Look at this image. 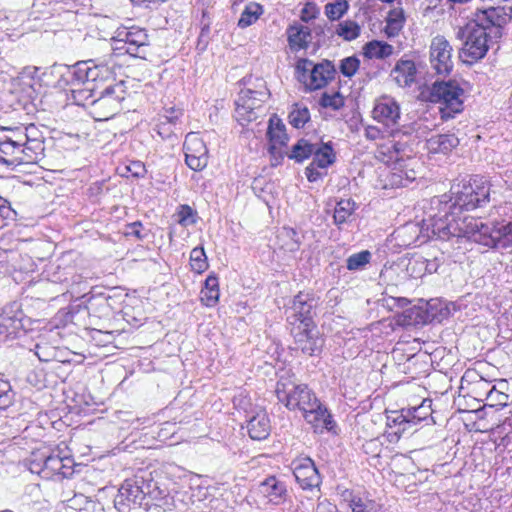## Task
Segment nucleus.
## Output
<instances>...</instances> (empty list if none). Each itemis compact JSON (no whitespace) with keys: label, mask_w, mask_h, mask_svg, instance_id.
<instances>
[{"label":"nucleus","mask_w":512,"mask_h":512,"mask_svg":"<svg viewBox=\"0 0 512 512\" xmlns=\"http://www.w3.org/2000/svg\"><path fill=\"white\" fill-rule=\"evenodd\" d=\"M509 20L502 7H490L475 13L474 19L456 32V38L463 41L460 56L465 62H477L489 50V42L502 37L503 27Z\"/></svg>","instance_id":"2"},{"label":"nucleus","mask_w":512,"mask_h":512,"mask_svg":"<svg viewBox=\"0 0 512 512\" xmlns=\"http://www.w3.org/2000/svg\"><path fill=\"white\" fill-rule=\"evenodd\" d=\"M45 275L51 283L62 284L67 288L73 282L75 270L72 266H61L60 264L52 263L46 268Z\"/></svg>","instance_id":"29"},{"label":"nucleus","mask_w":512,"mask_h":512,"mask_svg":"<svg viewBox=\"0 0 512 512\" xmlns=\"http://www.w3.org/2000/svg\"><path fill=\"white\" fill-rule=\"evenodd\" d=\"M317 167V164H314L312 161L305 169V175L309 182H316L321 179L326 173H322Z\"/></svg>","instance_id":"59"},{"label":"nucleus","mask_w":512,"mask_h":512,"mask_svg":"<svg viewBox=\"0 0 512 512\" xmlns=\"http://www.w3.org/2000/svg\"><path fill=\"white\" fill-rule=\"evenodd\" d=\"M454 215L448 210H443V214L432 216L431 223L428 225L431 233L444 241H449L452 238H456L457 241L466 238L484 246L492 243L489 238V225L483 223L479 218L466 216L457 219Z\"/></svg>","instance_id":"6"},{"label":"nucleus","mask_w":512,"mask_h":512,"mask_svg":"<svg viewBox=\"0 0 512 512\" xmlns=\"http://www.w3.org/2000/svg\"><path fill=\"white\" fill-rule=\"evenodd\" d=\"M258 504L279 506L286 502L288 490L284 481L276 476H268L258 484Z\"/></svg>","instance_id":"18"},{"label":"nucleus","mask_w":512,"mask_h":512,"mask_svg":"<svg viewBox=\"0 0 512 512\" xmlns=\"http://www.w3.org/2000/svg\"><path fill=\"white\" fill-rule=\"evenodd\" d=\"M400 106L390 96H382L376 100L372 110V117L386 127H394L400 119Z\"/></svg>","instance_id":"21"},{"label":"nucleus","mask_w":512,"mask_h":512,"mask_svg":"<svg viewBox=\"0 0 512 512\" xmlns=\"http://www.w3.org/2000/svg\"><path fill=\"white\" fill-rule=\"evenodd\" d=\"M173 506L174 498L167 485L147 470L125 479L114 497L118 512H148L151 508L161 512L171 510Z\"/></svg>","instance_id":"1"},{"label":"nucleus","mask_w":512,"mask_h":512,"mask_svg":"<svg viewBox=\"0 0 512 512\" xmlns=\"http://www.w3.org/2000/svg\"><path fill=\"white\" fill-rule=\"evenodd\" d=\"M360 67V60L356 56H349L340 61L339 70L345 77H353Z\"/></svg>","instance_id":"48"},{"label":"nucleus","mask_w":512,"mask_h":512,"mask_svg":"<svg viewBox=\"0 0 512 512\" xmlns=\"http://www.w3.org/2000/svg\"><path fill=\"white\" fill-rule=\"evenodd\" d=\"M39 72V68L35 66H28L23 68L20 73V81L23 86H27L31 89V92L28 93L29 97H33V93H36L37 90L41 87L37 74Z\"/></svg>","instance_id":"39"},{"label":"nucleus","mask_w":512,"mask_h":512,"mask_svg":"<svg viewBox=\"0 0 512 512\" xmlns=\"http://www.w3.org/2000/svg\"><path fill=\"white\" fill-rule=\"evenodd\" d=\"M54 72L59 76L57 87H69L74 103L89 108L101 83L112 78V71L106 64H97L92 59L79 61L72 66L55 65Z\"/></svg>","instance_id":"4"},{"label":"nucleus","mask_w":512,"mask_h":512,"mask_svg":"<svg viewBox=\"0 0 512 512\" xmlns=\"http://www.w3.org/2000/svg\"><path fill=\"white\" fill-rule=\"evenodd\" d=\"M406 22L404 9L401 6L394 7L389 10L385 18L384 33L387 38H395L399 36Z\"/></svg>","instance_id":"28"},{"label":"nucleus","mask_w":512,"mask_h":512,"mask_svg":"<svg viewBox=\"0 0 512 512\" xmlns=\"http://www.w3.org/2000/svg\"><path fill=\"white\" fill-rule=\"evenodd\" d=\"M276 396L289 410H300L315 432L333 431L336 426L331 413L306 384L296 381L293 375H281L277 381Z\"/></svg>","instance_id":"3"},{"label":"nucleus","mask_w":512,"mask_h":512,"mask_svg":"<svg viewBox=\"0 0 512 512\" xmlns=\"http://www.w3.org/2000/svg\"><path fill=\"white\" fill-rule=\"evenodd\" d=\"M313 162L317 167L326 169L335 162L336 156L331 143L315 144V153H313Z\"/></svg>","instance_id":"32"},{"label":"nucleus","mask_w":512,"mask_h":512,"mask_svg":"<svg viewBox=\"0 0 512 512\" xmlns=\"http://www.w3.org/2000/svg\"><path fill=\"white\" fill-rule=\"evenodd\" d=\"M418 69L406 55L401 57L390 72L391 79L401 88L411 87L417 81Z\"/></svg>","instance_id":"22"},{"label":"nucleus","mask_w":512,"mask_h":512,"mask_svg":"<svg viewBox=\"0 0 512 512\" xmlns=\"http://www.w3.org/2000/svg\"><path fill=\"white\" fill-rule=\"evenodd\" d=\"M313 153H315V144L309 142L307 139L301 138L292 146L289 153L285 152V155L297 163H302L310 158Z\"/></svg>","instance_id":"31"},{"label":"nucleus","mask_w":512,"mask_h":512,"mask_svg":"<svg viewBox=\"0 0 512 512\" xmlns=\"http://www.w3.org/2000/svg\"><path fill=\"white\" fill-rule=\"evenodd\" d=\"M111 41L112 50L117 56L128 54L135 58H146L149 39L144 29L132 27L117 30Z\"/></svg>","instance_id":"12"},{"label":"nucleus","mask_w":512,"mask_h":512,"mask_svg":"<svg viewBox=\"0 0 512 512\" xmlns=\"http://www.w3.org/2000/svg\"><path fill=\"white\" fill-rule=\"evenodd\" d=\"M267 136L269 140L268 152L271 157V165L278 166L284 159L285 151L283 148L286 147L288 142L286 128L281 119L275 116L270 118Z\"/></svg>","instance_id":"17"},{"label":"nucleus","mask_w":512,"mask_h":512,"mask_svg":"<svg viewBox=\"0 0 512 512\" xmlns=\"http://www.w3.org/2000/svg\"><path fill=\"white\" fill-rule=\"evenodd\" d=\"M183 115V112L180 109H176L175 107H171L165 110V114L161 115L159 119L171 124L174 127H177L179 124L180 117Z\"/></svg>","instance_id":"56"},{"label":"nucleus","mask_w":512,"mask_h":512,"mask_svg":"<svg viewBox=\"0 0 512 512\" xmlns=\"http://www.w3.org/2000/svg\"><path fill=\"white\" fill-rule=\"evenodd\" d=\"M62 467L63 458L59 455H49L43 459L42 464L33 462L30 470L31 472L38 473L42 478L52 479L59 475Z\"/></svg>","instance_id":"27"},{"label":"nucleus","mask_w":512,"mask_h":512,"mask_svg":"<svg viewBox=\"0 0 512 512\" xmlns=\"http://www.w3.org/2000/svg\"><path fill=\"white\" fill-rule=\"evenodd\" d=\"M128 96L126 82L121 80L105 85L101 83L96 97L90 102V113L98 121H106L123 110V102Z\"/></svg>","instance_id":"9"},{"label":"nucleus","mask_w":512,"mask_h":512,"mask_svg":"<svg viewBox=\"0 0 512 512\" xmlns=\"http://www.w3.org/2000/svg\"><path fill=\"white\" fill-rule=\"evenodd\" d=\"M464 90L456 80L435 81L429 89V100L439 103L441 119L454 118L463 111Z\"/></svg>","instance_id":"10"},{"label":"nucleus","mask_w":512,"mask_h":512,"mask_svg":"<svg viewBox=\"0 0 512 512\" xmlns=\"http://www.w3.org/2000/svg\"><path fill=\"white\" fill-rule=\"evenodd\" d=\"M195 215V210L192 209L189 205H180L177 212L178 223L183 226H186L188 224H194L196 222Z\"/></svg>","instance_id":"54"},{"label":"nucleus","mask_w":512,"mask_h":512,"mask_svg":"<svg viewBox=\"0 0 512 512\" xmlns=\"http://www.w3.org/2000/svg\"><path fill=\"white\" fill-rule=\"evenodd\" d=\"M291 467L296 481L303 489H312L320 485V474L311 458H297L292 461Z\"/></svg>","instance_id":"20"},{"label":"nucleus","mask_w":512,"mask_h":512,"mask_svg":"<svg viewBox=\"0 0 512 512\" xmlns=\"http://www.w3.org/2000/svg\"><path fill=\"white\" fill-rule=\"evenodd\" d=\"M296 71L298 80L310 91L323 88L336 74L335 66L329 60L314 64L308 59H301L297 62Z\"/></svg>","instance_id":"13"},{"label":"nucleus","mask_w":512,"mask_h":512,"mask_svg":"<svg viewBox=\"0 0 512 512\" xmlns=\"http://www.w3.org/2000/svg\"><path fill=\"white\" fill-rule=\"evenodd\" d=\"M254 93L250 88L241 89L235 100V119L242 127L240 140L247 145L250 152L253 151L251 140L256 137V98L253 96Z\"/></svg>","instance_id":"11"},{"label":"nucleus","mask_w":512,"mask_h":512,"mask_svg":"<svg viewBox=\"0 0 512 512\" xmlns=\"http://www.w3.org/2000/svg\"><path fill=\"white\" fill-rule=\"evenodd\" d=\"M111 337L110 332H102L101 330H94L93 339L98 340L101 343H108L110 340L108 338Z\"/></svg>","instance_id":"64"},{"label":"nucleus","mask_w":512,"mask_h":512,"mask_svg":"<svg viewBox=\"0 0 512 512\" xmlns=\"http://www.w3.org/2000/svg\"><path fill=\"white\" fill-rule=\"evenodd\" d=\"M418 164L416 158L394 164L393 171L389 176V184L392 187H406L417 177L415 166Z\"/></svg>","instance_id":"23"},{"label":"nucleus","mask_w":512,"mask_h":512,"mask_svg":"<svg viewBox=\"0 0 512 512\" xmlns=\"http://www.w3.org/2000/svg\"><path fill=\"white\" fill-rule=\"evenodd\" d=\"M35 315L30 311V305L26 302L13 301L7 304L0 315V342L21 338L32 325L37 322Z\"/></svg>","instance_id":"8"},{"label":"nucleus","mask_w":512,"mask_h":512,"mask_svg":"<svg viewBox=\"0 0 512 512\" xmlns=\"http://www.w3.org/2000/svg\"><path fill=\"white\" fill-rule=\"evenodd\" d=\"M319 103L324 108H332L334 110H338L344 105L343 98L339 92H336L332 95L326 92L323 93Z\"/></svg>","instance_id":"52"},{"label":"nucleus","mask_w":512,"mask_h":512,"mask_svg":"<svg viewBox=\"0 0 512 512\" xmlns=\"http://www.w3.org/2000/svg\"><path fill=\"white\" fill-rule=\"evenodd\" d=\"M452 51L451 44L444 36L437 35L431 40L429 61L437 75L447 76L452 72L454 66Z\"/></svg>","instance_id":"15"},{"label":"nucleus","mask_w":512,"mask_h":512,"mask_svg":"<svg viewBox=\"0 0 512 512\" xmlns=\"http://www.w3.org/2000/svg\"><path fill=\"white\" fill-rule=\"evenodd\" d=\"M386 425L389 428H396L394 432L398 438L404 434L407 430H409V426L407 423V418L405 414V408L400 411H390L386 414Z\"/></svg>","instance_id":"35"},{"label":"nucleus","mask_w":512,"mask_h":512,"mask_svg":"<svg viewBox=\"0 0 512 512\" xmlns=\"http://www.w3.org/2000/svg\"><path fill=\"white\" fill-rule=\"evenodd\" d=\"M18 254L13 250L0 249V273L9 272L15 268V260Z\"/></svg>","instance_id":"50"},{"label":"nucleus","mask_w":512,"mask_h":512,"mask_svg":"<svg viewBox=\"0 0 512 512\" xmlns=\"http://www.w3.org/2000/svg\"><path fill=\"white\" fill-rule=\"evenodd\" d=\"M44 141L34 124L0 126V164L34 163L44 152Z\"/></svg>","instance_id":"5"},{"label":"nucleus","mask_w":512,"mask_h":512,"mask_svg":"<svg viewBox=\"0 0 512 512\" xmlns=\"http://www.w3.org/2000/svg\"><path fill=\"white\" fill-rule=\"evenodd\" d=\"M460 141L454 134H438L426 141V147L432 154H448L459 145Z\"/></svg>","instance_id":"25"},{"label":"nucleus","mask_w":512,"mask_h":512,"mask_svg":"<svg viewBox=\"0 0 512 512\" xmlns=\"http://www.w3.org/2000/svg\"><path fill=\"white\" fill-rule=\"evenodd\" d=\"M319 302L310 293L299 292L286 308V320L293 327H315L314 316Z\"/></svg>","instance_id":"14"},{"label":"nucleus","mask_w":512,"mask_h":512,"mask_svg":"<svg viewBox=\"0 0 512 512\" xmlns=\"http://www.w3.org/2000/svg\"><path fill=\"white\" fill-rule=\"evenodd\" d=\"M393 52L394 47L385 41L372 40L363 46V55L369 59L384 60L390 57Z\"/></svg>","instance_id":"30"},{"label":"nucleus","mask_w":512,"mask_h":512,"mask_svg":"<svg viewBox=\"0 0 512 512\" xmlns=\"http://www.w3.org/2000/svg\"><path fill=\"white\" fill-rule=\"evenodd\" d=\"M290 331L294 337L297 348L304 354L314 356L321 352L324 339L319 335L316 326L304 328L293 327Z\"/></svg>","instance_id":"19"},{"label":"nucleus","mask_w":512,"mask_h":512,"mask_svg":"<svg viewBox=\"0 0 512 512\" xmlns=\"http://www.w3.org/2000/svg\"><path fill=\"white\" fill-rule=\"evenodd\" d=\"M111 296H106L105 294H99L98 296L93 297V300L97 302L99 306H101L105 310V314L108 315L111 310Z\"/></svg>","instance_id":"60"},{"label":"nucleus","mask_w":512,"mask_h":512,"mask_svg":"<svg viewBox=\"0 0 512 512\" xmlns=\"http://www.w3.org/2000/svg\"><path fill=\"white\" fill-rule=\"evenodd\" d=\"M454 195L451 204L445 203L444 210L456 214V210L470 211L485 206L490 201V187L488 182L475 176L468 183H458L451 187Z\"/></svg>","instance_id":"7"},{"label":"nucleus","mask_w":512,"mask_h":512,"mask_svg":"<svg viewBox=\"0 0 512 512\" xmlns=\"http://www.w3.org/2000/svg\"><path fill=\"white\" fill-rule=\"evenodd\" d=\"M185 163L193 171H202L208 165L209 154L205 142L197 133H188L183 144Z\"/></svg>","instance_id":"16"},{"label":"nucleus","mask_w":512,"mask_h":512,"mask_svg":"<svg viewBox=\"0 0 512 512\" xmlns=\"http://www.w3.org/2000/svg\"><path fill=\"white\" fill-rule=\"evenodd\" d=\"M15 395L10 382L0 377V411H5L14 403Z\"/></svg>","instance_id":"45"},{"label":"nucleus","mask_w":512,"mask_h":512,"mask_svg":"<svg viewBox=\"0 0 512 512\" xmlns=\"http://www.w3.org/2000/svg\"><path fill=\"white\" fill-rule=\"evenodd\" d=\"M316 512H337V508L332 503L328 501H323L318 503L316 507Z\"/></svg>","instance_id":"63"},{"label":"nucleus","mask_w":512,"mask_h":512,"mask_svg":"<svg viewBox=\"0 0 512 512\" xmlns=\"http://www.w3.org/2000/svg\"><path fill=\"white\" fill-rule=\"evenodd\" d=\"M256 21V3L250 2L246 5L244 11L242 12L239 20L238 26L240 28H246L250 26L253 22Z\"/></svg>","instance_id":"53"},{"label":"nucleus","mask_w":512,"mask_h":512,"mask_svg":"<svg viewBox=\"0 0 512 512\" xmlns=\"http://www.w3.org/2000/svg\"><path fill=\"white\" fill-rule=\"evenodd\" d=\"M190 266L196 273H202L208 268L206 253L203 247H195L190 252Z\"/></svg>","instance_id":"44"},{"label":"nucleus","mask_w":512,"mask_h":512,"mask_svg":"<svg viewBox=\"0 0 512 512\" xmlns=\"http://www.w3.org/2000/svg\"><path fill=\"white\" fill-rule=\"evenodd\" d=\"M219 299V282L216 275H209L205 282L204 288L201 290V300L206 306H213Z\"/></svg>","instance_id":"33"},{"label":"nucleus","mask_w":512,"mask_h":512,"mask_svg":"<svg viewBox=\"0 0 512 512\" xmlns=\"http://www.w3.org/2000/svg\"><path fill=\"white\" fill-rule=\"evenodd\" d=\"M356 209V203L352 199H341L334 210V223L340 226L347 222Z\"/></svg>","instance_id":"36"},{"label":"nucleus","mask_w":512,"mask_h":512,"mask_svg":"<svg viewBox=\"0 0 512 512\" xmlns=\"http://www.w3.org/2000/svg\"><path fill=\"white\" fill-rule=\"evenodd\" d=\"M378 153L387 157V162H393L394 164L414 158L411 157L412 149L407 143L395 140H388L386 143L382 144Z\"/></svg>","instance_id":"24"},{"label":"nucleus","mask_w":512,"mask_h":512,"mask_svg":"<svg viewBox=\"0 0 512 512\" xmlns=\"http://www.w3.org/2000/svg\"><path fill=\"white\" fill-rule=\"evenodd\" d=\"M405 414L409 429H411L422 421L427 420L431 412L429 406L421 404L419 406L405 408Z\"/></svg>","instance_id":"41"},{"label":"nucleus","mask_w":512,"mask_h":512,"mask_svg":"<svg viewBox=\"0 0 512 512\" xmlns=\"http://www.w3.org/2000/svg\"><path fill=\"white\" fill-rule=\"evenodd\" d=\"M30 352L41 361V362H49L55 357V350L53 347L47 344H35L34 349H30Z\"/></svg>","instance_id":"51"},{"label":"nucleus","mask_w":512,"mask_h":512,"mask_svg":"<svg viewBox=\"0 0 512 512\" xmlns=\"http://www.w3.org/2000/svg\"><path fill=\"white\" fill-rule=\"evenodd\" d=\"M310 30L305 26L290 27L288 31V41L292 49L306 48L309 43Z\"/></svg>","instance_id":"34"},{"label":"nucleus","mask_w":512,"mask_h":512,"mask_svg":"<svg viewBox=\"0 0 512 512\" xmlns=\"http://www.w3.org/2000/svg\"><path fill=\"white\" fill-rule=\"evenodd\" d=\"M289 123L294 128H303L305 124L310 120V111L309 109L300 103H295L292 106V110L288 115Z\"/></svg>","instance_id":"40"},{"label":"nucleus","mask_w":512,"mask_h":512,"mask_svg":"<svg viewBox=\"0 0 512 512\" xmlns=\"http://www.w3.org/2000/svg\"><path fill=\"white\" fill-rule=\"evenodd\" d=\"M73 469H72V460L70 458H63V467L61 469V472H59L60 477H69L72 475Z\"/></svg>","instance_id":"62"},{"label":"nucleus","mask_w":512,"mask_h":512,"mask_svg":"<svg viewBox=\"0 0 512 512\" xmlns=\"http://www.w3.org/2000/svg\"><path fill=\"white\" fill-rule=\"evenodd\" d=\"M269 418L265 411H258V441L266 439L270 434Z\"/></svg>","instance_id":"55"},{"label":"nucleus","mask_w":512,"mask_h":512,"mask_svg":"<svg viewBox=\"0 0 512 512\" xmlns=\"http://www.w3.org/2000/svg\"><path fill=\"white\" fill-rule=\"evenodd\" d=\"M489 238L491 242L487 247L506 249L512 246V222L490 226Z\"/></svg>","instance_id":"26"},{"label":"nucleus","mask_w":512,"mask_h":512,"mask_svg":"<svg viewBox=\"0 0 512 512\" xmlns=\"http://www.w3.org/2000/svg\"><path fill=\"white\" fill-rule=\"evenodd\" d=\"M364 135L368 140H377L382 137V131L376 126L368 125L365 128Z\"/></svg>","instance_id":"61"},{"label":"nucleus","mask_w":512,"mask_h":512,"mask_svg":"<svg viewBox=\"0 0 512 512\" xmlns=\"http://www.w3.org/2000/svg\"><path fill=\"white\" fill-rule=\"evenodd\" d=\"M17 212L11 207L10 203L0 197V229L16 220Z\"/></svg>","instance_id":"47"},{"label":"nucleus","mask_w":512,"mask_h":512,"mask_svg":"<svg viewBox=\"0 0 512 512\" xmlns=\"http://www.w3.org/2000/svg\"><path fill=\"white\" fill-rule=\"evenodd\" d=\"M360 26L352 20H346L335 25L332 34H336L345 41H352L360 35Z\"/></svg>","instance_id":"38"},{"label":"nucleus","mask_w":512,"mask_h":512,"mask_svg":"<svg viewBox=\"0 0 512 512\" xmlns=\"http://www.w3.org/2000/svg\"><path fill=\"white\" fill-rule=\"evenodd\" d=\"M371 260V253L368 250L350 255L346 260V267L350 271L363 269Z\"/></svg>","instance_id":"46"},{"label":"nucleus","mask_w":512,"mask_h":512,"mask_svg":"<svg viewBox=\"0 0 512 512\" xmlns=\"http://www.w3.org/2000/svg\"><path fill=\"white\" fill-rule=\"evenodd\" d=\"M143 224L140 221H136L126 225L125 235L126 236H134L138 240H143L146 238V234L143 232Z\"/></svg>","instance_id":"58"},{"label":"nucleus","mask_w":512,"mask_h":512,"mask_svg":"<svg viewBox=\"0 0 512 512\" xmlns=\"http://www.w3.org/2000/svg\"><path fill=\"white\" fill-rule=\"evenodd\" d=\"M67 501L71 502V506L84 503L85 506L80 510L81 512H104V508L100 503L90 500L84 495H75Z\"/></svg>","instance_id":"49"},{"label":"nucleus","mask_w":512,"mask_h":512,"mask_svg":"<svg viewBox=\"0 0 512 512\" xmlns=\"http://www.w3.org/2000/svg\"><path fill=\"white\" fill-rule=\"evenodd\" d=\"M176 128L177 127H174L171 124L159 119L154 130L162 139H169L172 135L175 134Z\"/></svg>","instance_id":"57"},{"label":"nucleus","mask_w":512,"mask_h":512,"mask_svg":"<svg viewBox=\"0 0 512 512\" xmlns=\"http://www.w3.org/2000/svg\"><path fill=\"white\" fill-rule=\"evenodd\" d=\"M210 25L211 19L208 16L207 11H203L200 20V34L196 44V49L200 52H204L210 42Z\"/></svg>","instance_id":"42"},{"label":"nucleus","mask_w":512,"mask_h":512,"mask_svg":"<svg viewBox=\"0 0 512 512\" xmlns=\"http://www.w3.org/2000/svg\"><path fill=\"white\" fill-rule=\"evenodd\" d=\"M348 9L349 3L347 0H334L325 5L324 12L329 20L336 21L341 19Z\"/></svg>","instance_id":"43"},{"label":"nucleus","mask_w":512,"mask_h":512,"mask_svg":"<svg viewBox=\"0 0 512 512\" xmlns=\"http://www.w3.org/2000/svg\"><path fill=\"white\" fill-rule=\"evenodd\" d=\"M345 501L348 502V506L352 512H373L375 503L369 500H364L359 496L353 495L349 490H345L342 494Z\"/></svg>","instance_id":"37"}]
</instances>
